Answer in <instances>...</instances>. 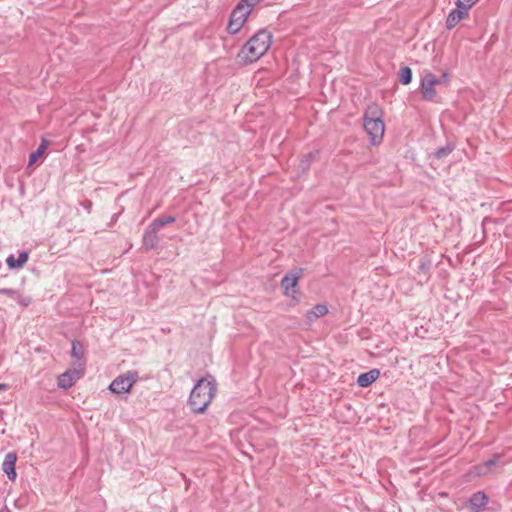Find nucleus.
Instances as JSON below:
<instances>
[{
    "mask_svg": "<svg viewBox=\"0 0 512 512\" xmlns=\"http://www.w3.org/2000/svg\"><path fill=\"white\" fill-rule=\"evenodd\" d=\"M272 35L266 30H260L253 35L237 54V61L247 65L257 61L269 49Z\"/></svg>",
    "mask_w": 512,
    "mask_h": 512,
    "instance_id": "nucleus-1",
    "label": "nucleus"
},
{
    "mask_svg": "<svg viewBox=\"0 0 512 512\" xmlns=\"http://www.w3.org/2000/svg\"><path fill=\"white\" fill-rule=\"evenodd\" d=\"M215 393L216 386L213 381L207 378L198 380L190 393L188 401L192 411L195 413H203L211 403Z\"/></svg>",
    "mask_w": 512,
    "mask_h": 512,
    "instance_id": "nucleus-2",
    "label": "nucleus"
},
{
    "mask_svg": "<svg viewBox=\"0 0 512 512\" xmlns=\"http://www.w3.org/2000/svg\"><path fill=\"white\" fill-rule=\"evenodd\" d=\"M363 120L364 129L370 136L371 143H379L383 138L385 126L378 105H370L364 113Z\"/></svg>",
    "mask_w": 512,
    "mask_h": 512,
    "instance_id": "nucleus-3",
    "label": "nucleus"
},
{
    "mask_svg": "<svg viewBox=\"0 0 512 512\" xmlns=\"http://www.w3.org/2000/svg\"><path fill=\"white\" fill-rule=\"evenodd\" d=\"M138 378V372L127 371L125 374L116 377L110 384L109 389L115 394L127 393Z\"/></svg>",
    "mask_w": 512,
    "mask_h": 512,
    "instance_id": "nucleus-4",
    "label": "nucleus"
},
{
    "mask_svg": "<svg viewBox=\"0 0 512 512\" xmlns=\"http://www.w3.org/2000/svg\"><path fill=\"white\" fill-rule=\"evenodd\" d=\"M440 84V79L428 72L421 80V93L424 100H433L436 96L435 85Z\"/></svg>",
    "mask_w": 512,
    "mask_h": 512,
    "instance_id": "nucleus-5",
    "label": "nucleus"
},
{
    "mask_svg": "<svg viewBox=\"0 0 512 512\" xmlns=\"http://www.w3.org/2000/svg\"><path fill=\"white\" fill-rule=\"evenodd\" d=\"M83 372L79 369H70L58 377V386L63 389H69L82 377Z\"/></svg>",
    "mask_w": 512,
    "mask_h": 512,
    "instance_id": "nucleus-6",
    "label": "nucleus"
},
{
    "mask_svg": "<svg viewBox=\"0 0 512 512\" xmlns=\"http://www.w3.org/2000/svg\"><path fill=\"white\" fill-rule=\"evenodd\" d=\"M158 230L150 223L143 234V246L146 250L154 249L158 242Z\"/></svg>",
    "mask_w": 512,
    "mask_h": 512,
    "instance_id": "nucleus-7",
    "label": "nucleus"
},
{
    "mask_svg": "<svg viewBox=\"0 0 512 512\" xmlns=\"http://www.w3.org/2000/svg\"><path fill=\"white\" fill-rule=\"evenodd\" d=\"M488 500V496L484 492L478 491L470 497L469 507L473 512H481L488 504Z\"/></svg>",
    "mask_w": 512,
    "mask_h": 512,
    "instance_id": "nucleus-8",
    "label": "nucleus"
},
{
    "mask_svg": "<svg viewBox=\"0 0 512 512\" xmlns=\"http://www.w3.org/2000/svg\"><path fill=\"white\" fill-rule=\"evenodd\" d=\"M300 276L301 269L298 272L288 273L282 278L281 286L286 295H292L294 293L293 288L297 285Z\"/></svg>",
    "mask_w": 512,
    "mask_h": 512,
    "instance_id": "nucleus-9",
    "label": "nucleus"
},
{
    "mask_svg": "<svg viewBox=\"0 0 512 512\" xmlns=\"http://www.w3.org/2000/svg\"><path fill=\"white\" fill-rule=\"evenodd\" d=\"M17 461V455L14 452L8 453L2 463V469L7 474L10 480L16 479L15 463Z\"/></svg>",
    "mask_w": 512,
    "mask_h": 512,
    "instance_id": "nucleus-10",
    "label": "nucleus"
},
{
    "mask_svg": "<svg viewBox=\"0 0 512 512\" xmlns=\"http://www.w3.org/2000/svg\"><path fill=\"white\" fill-rule=\"evenodd\" d=\"M379 376L380 371L378 369H372L366 373L360 374L357 379V384L360 387L366 388L375 382Z\"/></svg>",
    "mask_w": 512,
    "mask_h": 512,
    "instance_id": "nucleus-11",
    "label": "nucleus"
},
{
    "mask_svg": "<svg viewBox=\"0 0 512 512\" xmlns=\"http://www.w3.org/2000/svg\"><path fill=\"white\" fill-rule=\"evenodd\" d=\"M29 259V254L26 251H22L19 253L18 258L16 259L14 255H9L6 259V264L10 269H21L26 264Z\"/></svg>",
    "mask_w": 512,
    "mask_h": 512,
    "instance_id": "nucleus-12",
    "label": "nucleus"
},
{
    "mask_svg": "<svg viewBox=\"0 0 512 512\" xmlns=\"http://www.w3.org/2000/svg\"><path fill=\"white\" fill-rule=\"evenodd\" d=\"M467 16L468 14L466 12L456 7L447 16L446 28L449 30L454 28L462 19Z\"/></svg>",
    "mask_w": 512,
    "mask_h": 512,
    "instance_id": "nucleus-13",
    "label": "nucleus"
},
{
    "mask_svg": "<svg viewBox=\"0 0 512 512\" xmlns=\"http://www.w3.org/2000/svg\"><path fill=\"white\" fill-rule=\"evenodd\" d=\"M500 455L496 454L491 459L485 461L483 464L476 466V472L479 476L487 475L498 463Z\"/></svg>",
    "mask_w": 512,
    "mask_h": 512,
    "instance_id": "nucleus-14",
    "label": "nucleus"
},
{
    "mask_svg": "<svg viewBox=\"0 0 512 512\" xmlns=\"http://www.w3.org/2000/svg\"><path fill=\"white\" fill-rule=\"evenodd\" d=\"M250 13V9H246L245 6L242 4H237L234 10L232 11L230 17L244 24Z\"/></svg>",
    "mask_w": 512,
    "mask_h": 512,
    "instance_id": "nucleus-15",
    "label": "nucleus"
},
{
    "mask_svg": "<svg viewBox=\"0 0 512 512\" xmlns=\"http://www.w3.org/2000/svg\"><path fill=\"white\" fill-rule=\"evenodd\" d=\"M328 313V308L326 305L318 304L315 305L311 310L307 312V319L309 321H313L319 317H322Z\"/></svg>",
    "mask_w": 512,
    "mask_h": 512,
    "instance_id": "nucleus-16",
    "label": "nucleus"
},
{
    "mask_svg": "<svg viewBox=\"0 0 512 512\" xmlns=\"http://www.w3.org/2000/svg\"><path fill=\"white\" fill-rule=\"evenodd\" d=\"M71 356L76 361H80L84 357V348L80 341L73 340L72 341V349H71Z\"/></svg>",
    "mask_w": 512,
    "mask_h": 512,
    "instance_id": "nucleus-17",
    "label": "nucleus"
},
{
    "mask_svg": "<svg viewBox=\"0 0 512 512\" xmlns=\"http://www.w3.org/2000/svg\"><path fill=\"white\" fill-rule=\"evenodd\" d=\"M48 146V141L43 139L36 151L32 152L29 157V165H33L39 157L43 155Z\"/></svg>",
    "mask_w": 512,
    "mask_h": 512,
    "instance_id": "nucleus-18",
    "label": "nucleus"
},
{
    "mask_svg": "<svg viewBox=\"0 0 512 512\" xmlns=\"http://www.w3.org/2000/svg\"><path fill=\"white\" fill-rule=\"evenodd\" d=\"M175 221H176V218L174 216L167 215V216H161V217L154 219L151 222V224L154 226V228L159 230L160 228L164 227L165 225L174 223Z\"/></svg>",
    "mask_w": 512,
    "mask_h": 512,
    "instance_id": "nucleus-19",
    "label": "nucleus"
},
{
    "mask_svg": "<svg viewBox=\"0 0 512 512\" xmlns=\"http://www.w3.org/2000/svg\"><path fill=\"white\" fill-rule=\"evenodd\" d=\"M454 149H455V146L451 143H448L445 146L437 149L434 153V157L439 160L446 158L448 155H450L453 152Z\"/></svg>",
    "mask_w": 512,
    "mask_h": 512,
    "instance_id": "nucleus-20",
    "label": "nucleus"
},
{
    "mask_svg": "<svg viewBox=\"0 0 512 512\" xmlns=\"http://www.w3.org/2000/svg\"><path fill=\"white\" fill-rule=\"evenodd\" d=\"M399 81L403 84V85H408L411 83L412 81V70L405 66V67H402L399 71Z\"/></svg>",
    "mask_w": 512,
    "mask_h": 512,
    "instance_id": "nucleus-21",
    "label": "nucleus"
},
{
    "mask_svg": "<svg viewBox=\"0 0 512 512\" xmlns=\"http://www.w3.org/2000/svg\"><path fill=\"white\" fill-rule=\"evenodd\" d=\"M318 155V151H313V152H310L308 153L307 155H305L303 157V159H301L300 161V168L302 169V171H305L309 168L312 160Z\"/></svg>",
    "mask_w": 512,
    "mask_h": 512,
    "instance_id": "nucleus-22",
    "label": "nucleus"
},
{
    "mask_svg": "<svg viewBox=\"0 0 512 512\" xmlns=\"http://www.w3.org/2000/svg\"><path fill=\"white\" fill-rule=\"evenodd\" d=\"M479 0H457L456 7L463 10L468 14V11L478 2Z\"/></svg>",
    "mask_w": 512,
    "mask_h": 512,
    "instance_id": "nucleus-23",
    "label": "nucleus"
},
{
    "mask_svg": "<svg viewBox=\"0 0 512 512\" xmlns=\"http://www.w3.org/2000/svg\"><path fill=\"white\" fill-rule=\"evenodd\" d=\"M244 24L230 17L227 30L230 34H236L240 31Z\"/></svg>",
    "mask_w": 512,
    "mask_h": 512,
    "instance_id": "nucleus-24",
    "label": "nucleus"
},
{
    "mask_svg": "<svg viewBox=\"0 0 512 512\" xmlns=\"http://www.w3.org/2000/svg\"><path fill=\"white\" fill-rule=\"evenodd\" d=\"M258 3V0H241L238 4H242L246 9L252 11L253 7Z\"/></svg>",
    "mask_w": 512,
    "mask_h": 512,
    "instance_id": "nucleus-25",
    "label": "nucleus"
},
{
    "mask_svg": "<svg viewBox=\"0 0 512 512\" xmlns=\"http://www.w3.org/2000/svg\"><path fill=\"white\" fill-rule=\"evenodd\" d=\"M0 294L7 295V296L13 298L16 295V291H14L12 289L4 288V289H0Z\"/></svg>",
    "mask_w": 512,
    "mask_h": 512,
    "instance_id": "nucleus-26",
    "label": "nucleus"
},
{
    "mask_svg": "<svg viewBox=\"0 0 512 512\" xmlns=\"http://www.w3.org/2000/svg\"><path fill=\"white\" fill-rule=\"evenodd\" d=\"M31 302V298L30 297H26V298H21L19 299V303L23 306H28Z\"/></svg>",
    "mask_w": 512,
    "mask_h": 512,
    "instance_id": "nucleus-27",
    "label": "nucleus"
},
{
    "mask_svg": "<svg viewBox=\"0 0 512 512\" xmlns=\"http://www.w3.org/2000/svg\"><path fill=\"white\" fill-rule=\"evenodd\" d=\"M447 78H448V74L443 73V75L441 77H439L438 79H440V83H442V82L447 81Z\"/></svg>",
    "mask_w": 512,
    "mask_h": 512,
    "instance_id": "nucleus-28",
    "label": "nucleus"
},
{
    "mask_svg": "<svg viewBox=\"0 0 512 512\" xmlns=\"http://www.w3.org/2000/svg\"><path fill=\"white\" fill-rule=\"evenodd\" d=\"M6 387H7L6 384L0 383V391L5 390Z\"/></svg>",
    "mask_w": 512,
    "mask_h": 512,
    "instance_id": "nucleus-29",
    "label": "nucleus"
},
{
    "mask_svg": "<svg viewBox=\"0 0 512 512\" xmlns=\"http://www.w3.org/2000/svg\"><path fill=\"white\" fill-rule=\"evenodd\" d=\"M0 512H11V511L8 509V507L5 506L4 508H2L0 510Z\"/></svg>",
    "mask_w": 512,
    "mask_h": 512,
    "instance_id": "nucleus-30",
    "label": "nucleus"
}]
</instances>
